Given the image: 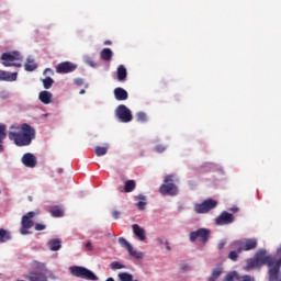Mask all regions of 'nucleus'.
<instances>
[{"instance_id": "nucleus-1", "label": "nucleus", "mask_w": 281, "mask_h": 281, "mask_svg": "<svg viewBox=\"0 0 281 281\" xmlns=\"http://www.w3.org/2000/svg\"><path fill=\"white\" fill-rule=\"evenodd\" d=\"M21 132H10L9 139L14 142L16 146H30L32 144V139L36 137V130L30 126V124L24 123L21 125Z\"/></svg>"}, {"instance_id": "nucleus-2", "label": "nucleus", "mask_w": 281, "mask_h": 281, "mask_svg": "<svg viewBox=\"0 0 281 281\" xmlns=\"http://www.w3.org/2000/svg\"><path fill=\"white\" fill-rule=\"evenodd\" d=\"M263 265H267L270 271L272 265V255H267L266 248H260L257 250L256 255L251 257V259H248L246 269L248 271H250V269H260V267H263Z\"/></svg>"}, {"instance_id": "nucleus-3", "label": "nucleus", "mask_w": 281, "mask_h": 281, "mask_svg": "<svg viewBox=\"0 0 281 281\" xmlns=\"http://www.w3.org/2000/svg\"><path fill=\"white\" fill-rule=\"evenodd\" d=\"M35 216H36V212L34 211H31L22 216L21 229H20V234H22V236H26V234H30V229H32V227H34L35 232H43L47 229V225L45 224H41V223L34 224V221L32 218H34Z\"/></svg>"}, {"instance_id": "nucleus-4", "label": "nucleus", "mask_w": 281, "mask_h": 281, "mask_svg": "<svg viewBox=\"0 0 281 281\" xmlns=\"http://www.w3.org/2000/svg\"><path fill=\"white\" fill-rule=\"evenodd\" d=\"M71 276L75 278H81L82 280L98 281V276L93 271L82 266H71L69 268Z\"/></svg>"}, {"instance_id": "nucleus-5", "label": "nucleus", "mask_w": 281, "mask_h": 281, "mask_svg": "<svg viewBox=\"0 0 281 281\" xmlns=\"http://www.w3.org/2000/svg\"><path fill=\"white\" fill-rule=\"evenodd\" d=\"M33 267L34 269H38V270H34L32 272H30L26 277V280L29 281H47V274L45 273V271H47V268H45V263L43 262H38V261H33Z\"/></svg>"}, {"instance_id": "nucleus-6", "label": "nucleus", "mask_w": 281, "mask_h": 281, "mask_svg": "<svg viewBox=\"0 0 281 281\" xmlns=\"http://www.w3.org/2000/svg\"><path fill=\"white\" fill-rule=\"evenodd\" d=\"M1 60L3 67H21V60H23V56H21V53L19 52L3 53L1 55Z\"/></svg>"}, {"instance_id": "nucleus-7", "label": "nucleus", "mask_w": 281, "mask_h": 281, "mask_svg": "<svg viewBox=\"0 0 281 281\" xmlns=\"http://www.w3.org/2000/svg\"><path fill=\"white\" fill-rule=\"evenodd\" d=\"M159 191L162 195H177L179 193V189L173 182V176H166L164 183L159 187Z\"/></svg>"}, {"instance_id": "nucleus-8", "label": "nucleus", "mask_w": 281, "mask_h": 281, "mask_svg": "<svg viewBox=\"0 0 281 281\" xmlns=\"http://www.w3.org/2000/svg\"><path fill=\"white\" fill-rule=\"evenodd\" d=\"M115 115L122 123H130L133 121V112L124 103H121L116 106Z\"/></svg>"}, {"instance_id": "nucleus-9", "label": "nucleus", "mask_w": 281, "mask_h": 281, "mask_svg": "<svg viewBox=\"0 0 281 281\" xmlns=\"http://www.w3.org/2000/svg\"><path fill=\"white\" fill-rule=\"evenodd\" d=\"M212 235V231L210 228H198L196 231H191L189 235L190 241H196L200 239L202 244H206Z\"/></svg>"}, {"instance_id": "nucleus-10", "label": "nucleus", "mask_w": 281, "mask_h": 281, "mask_svg": "<svg viewBox=\"0 0 281 281\" xmlns=\"http://www.w3.org/2000/svg\"><path fill=\"white\" fill-rule=\"evenodd\" d=\"M269 281H281V257L276 259L272 257L270 269L268 270Z\"/></svg>"}, {"instance_id": "nucleus-11", "label": "nucleus", "mask_w": 281, "mask_h": 281, "mask_svg": "<svg viewBox=\"0 0 281 281\" xmlns=\"http://www.w3.org/2000/svg\"><path fill=\"white\" fill-rule=\"evenodd\" d=\"M217 204H218L217 200H214L213 198H207V200H204L203 202L194 204V211L196 213H207L212 209H215Z\"/></svg>"}, {"instance_id": "nucleus-12", "label": "nucleus", "mask_w": 281, "mask_h": 281, "mask_svg": "<svg viewBox=\"0 0 281 281\" xmlns=\"http://www.w3.org/2000/svg\"><path fill=\"white\" fill-rule=\"evenodd\" d=\"M119 243L121 244V246H125L130 256H133V258H136V260H142L143 252H138V250H135V248H133V245L130 244L128 239H126L125 237H119Z\"/></svg>"}, {"instance_id": "nucleus-13", "label": "nucleus", "mask_w": 281, "mask_h": 281, "mask_svg": "<svg viewBox=\"0 0 281 281\" xmlns=\"http://www.w3.org/2000/svg\"><path fill=\"white\" fill-rule=\"evenodd\" d=\"M258 241L256 237H249L247 239H240V243H238V249L241 250H252L254 248H257Z\"/></svg>"}, {"instance_id": "nucleus-14", "label": "nucleus", "mask_w": 281, "mask_h": 281, "mask_svg": "<svg viewBox=\"0 0 281 281\" xmlns=\"http://www.w3.org/2000/svg\"><path fill=\"white\" fill-rule=\"evenodd\" d=\"M255 281V277H251V274H243V277H239L238 272L236 270H232V272H227L225 276V281Z\"/></svg>"}, {"instance_id": "nucleus-15", "label": "nucleus", "mask_w": 281, "mask_h": 281, "mask_svg": "<svg viewBox=\"0 0 281 281\" xmlns=\"http://www.w3.org/2000/svg\"><path fill=\"white\" fill-rule=\"evenodd\" d=\"M234 220H235L234 213H229V211H222V213H220V215L216 217L215 222L218 225H224V224H232Z\"/></svg>"}, {"instance_id": "nucleus-16", "label": "nucleus", "mask_w": 281, "mask_h": 281, "mask_svg": "<svg viewBox=\"0 0 281 281\" xmlns=\"http://www.w3.org/2000/svg\"><path fill=\"white\" fill-rule=\"evenodd\" d=\"M76 65L71 61H63L56 66L57 74H71V71H76Z\"/></svg>"}, {"instance_id": "nucleus-17", "label": "nucleus", "mask_w": 281, "mask_h": 281, "mask_svg": "<svg viewBox=\"0 0 281 281\" xmlns=\"http://www.w3.org/2000/svg\"><path fill=\"white\" fill-rule=\"evenodd\" d=\"M241 239H237L236 241H233L231 244L233 250H231V252H228V259L233 260V262H237L238 258H239V254H241V250L239 249L238 243H240Z\"/></svg>"}, {"instance_id": "nucleus-18", "label": "nucleus", "mask_w": 281, "mask_h": 281, "mask_svg": "<svg viewBox=\"0 0 281 281\" xmlns=\"http://www.w3.org/2000/svg\"><path fill=\"white\" fill-rule=\"evenodd\" d=\"M22 164L26 166V168H36V156L34 154L26 153L22 157Z\"/></svg>"}, {"instance_id": "nucleus-19", "label": "nucleus", "mask_w": 281, "mask_h": 281, "mask_svg": "<svg viewBox=\"0 0 281 281\" xmlns=\"http://www.w3.org/2000/svg\"><path fill=\"white\" fill-rule=\"evenodd\" d=\"M19 78V72H8L5 70H0V80L4 82H15Z\"/></svg>"}, {"instance_id": "nucleus-20", "label": "nucleus", "mask_w": 281, "mask_h": 281, "mask_svg": "<svg viewBox=\"0 0 281 281\" xmlns=\"http://www.w3.org/2000/svg\"><path fill=\"white\" fill-rule=\"evenodd\" d=\"M54 98V94L47 90H43L38 94V100L42 104H52V100Z\"/></svg>"}, {"instance_id": "nucleus-21", "label": "nucleus", "mask_w": 281, "mask_h": 281, "mask_svg": "<svg viewBox=\"0 0 281 281\" xmlns=\"http://www.w3.org/2000/svg\"><path fill=\"white\" fill-rule=\"evenodd\" d=\"M132 228H133L134 235H136L138 239H140L142 241L146 239V231L145 228L139 226V224H133Z\"/></svg>"}, {"instance_id": "nucleus-22", "label": "nucleus", "mask_w": 281, "mask_h": 281, "mask_svg": "<svg viewBox=\"0 0 281 281\" xmlns=\"http://www.w3.org/2000/svg\"><path fill=\"white\" fill-rule=\"evenodd\" d=\"M114 97L117 101H126L128 99V92L124 88H115Z\"/></svg>"}, {"instance_id": "nucleus-23", "label": "nucleus", "mask_w": 281, "mask_h": 281, "mask_svg": "<svg viewBox=\"0 0 281 281\" xmlns=\"http://www.w3.org/2000/svg\"><path fill=\"white\" fill-rule=\"evenodd\" d=\"M47 246H48V249L50 251H58L63 247V241L60 239H56V238L55 239H50L47 243Z\"/></svg>"}, {"instance_id": "nucleus-24", "label": "nucleus", "mask_w": 281, "mask_h": 281, "mask_svg": "<svg viewBox=\"0 0 281 281\" xmlns=\"http://www.w3.org/2000/svg\"><path fill=\"white\" fill-rule=\"evenodd\" d=\"M128 72L126 70V67L123 64H121V66H119V68L116 69V76L119 81H125Z\"/></svg>"}, {"instance_id": "nucleus-25", "label": "nucleus", "mask_w": 281, "mask_h": 281, "mask_svg": "<svg viewBox=\"0 0 281 281\" xmlns=\"http://www.w3.org/2000/svg\"><path fill=\"white\" fill-rule=\"evenodd\" d=\"M222 273H223V266H216L215 268H213L212 274H211V277H209V281L218 280V278H221Z\"/></svg>"}, {"instance_id": "nucleus-26", "label": "nucleus", "mask_w": 281, "mask_h": 281, "mask_svg": "<svg viewBox=\"0 0 281 281\" xmlns=\"http://www.w3.org/2000/svg\"><path fill=\"white\" fill-rule=\"evenodd\" d=\"M136 200H138L137 202V206L140 211H144V209H146V204H147V198L146 195H144V193H139L138 195L135 196Z\"/></svg>"}, {"instance_id": "nucleus-27", "label": "nucleus", "mask_w": 281, "mask_h": 281, "mask_svg": "<svg viewBox=\"0 0 281 281\" xmlns=\"http://www.w3.org/2000/svg\"><path fill=\"white\" fill-rule=\"evenodd\" d=\"M7 127L4 124H0V153H3V139L8 137V134L5 133Z\"/></svg>"}, {"instance_id": "nucleus-28", "label": "nucleus", "mask_w": 281, "mask_h": 281, "mask_svg": "<svg viewBox=\"0 0 281 281\" xmlns=\"http://www.w3.org/2000/svg\"><path fill=\"white\" fill-rule=\"evenodd\" d=\"M11 238L12 236L10 235V232L0 228V243H8Z\"/></svg>"}, {"instance_id": "nucleus-29", "label": "nucleus", "mask_w": 281, "mask_h": 281, "mask_svg": "<svg viewBox=\"0 0 281 281\" xmlns=\"http://www.w3.org/2000/svg\"><path fill=\"white\" fill-rule=\"evenodd\" d=\"M136 187V180H126L124 186V191L126 193H131V191H134Z\"/></svg>"}, {"instance_id": "nucleus-30", "label": "nucleus", "mask_w": 281, "mask_h": 281, "mask_svg": "<svg viewBox=\"0 0 281 281\" xmlns=\"http://www.w3.org/2000/svg\"><path fill=\"white\" fill-rule=\"evenodd\" d=\"M119 281H133L131 272H119Z\"/></svg>"}, {"instance_id": "nucleus-31", "label": "nucleus", "mask_w": 281, "mask_h": 281, "mask_svg": "<svg viewBox=\"0 0 281 281\" xmlns=\"http://www.w3.org/2000/svg\"><path fill=\"white\" fill-rule=\"evenodd\" d=\"M44 89H52L54 87V79L52 77H46L42 80Z\"/></svg>"}, {"instance_id": "nucleus-32", "label": "nucleus", "mask_w": 281, "mask_h": 281, "mask_svg": "<svg viewBox=\"0 0 281 281\" xmlns=\"http://www.w3.org/2000/svg\"><path fill=\"white\" fill-rule=\"evenodd\" d=\"M25 70L26 71H34L36 69V64L34 63V59L27 58V61L25 64Z\"/></svg>"}, {"instance_id": "nucleus-33", "label": "nucleus", "mask_w": 281, "mask_h": 281, "mask_svg": "<svg viewBox=\"0 0 281 281\" xmlns=\"http://www.w3.org/2000/svg\"><path fill=\"white\" fill-rule=\"evenodd\" d=\"M110 269H112V271H119V269H125L124 263H121V261H112V263H110Z\"/></svg>"}, {"instance_id": "nucleus-34", "label": "nucleus", "mask_w": 281, "mask_h": 281, "mask_svg": "<svg viewBox=\"0 0 281 281\" xmlns=\"http://www.w3.org/2000/svg\"><path fill=\"white\" fill-rule=\"evenodd\" d=\"M94 155H97V157H104V155H106V147L97 146L94 148Z\"/></svg>"}, {"instance_id": "nucleus-35", "label": "nucleus", "mask_w": 281, "mask_h": 281, "mask_svg": "<svg viewBox=\"0 0 281 281\" xmlns=\"http://www.w3.org/2000/svg\"><path fill=\"white\" fill-rule=\"evenodd\" d=\"M50 214H52V216H55L58 218V217L63 216V211L60 210V207H53L50 210Z\"/></svg>"}, {"instance_id": "nucleus-36", "label": "nucleus", "mask_w": 281, "mask_h": 281, "mask_svg": "<svg viewBox=\"0 0 281 281\" xmlns=\"http://www.w3.org/2000/svg\"><path fill=\"white\" fill-rule=\"evenodd\" d=\"M136 119H137V121H147L146 112H137Z\"/></svg>"}, {"instance_id": "nucleus-37", "label": "nucleus", "mask_w": 281, "mask_h": 281, "mask_svg": "<svg viewBox=\"0 0 281 281\" xmlns=\"http://www.w3.org/2000/svg\"><path fill=\"white\" fill-rule=\"evenodd\" d=\"M155 149L158 153H162L165 149H167V147L165 145H156Z\"/></svg>"}, {"instance_id": "nucleus-38", "label": "nucleus", "mask_w": 281, "mask_h": 281, "mask_svg": "<svg viewBox=\"0 0 281 281\" xmlns=\"http://www.w3.org/2000/svg\"><path fill=\"white\" fill-rule=\"evenodd\" d=\"M43 74L44 76H54V70L52 68H46Z\"/></svg>"}, {"instance_id": "nucleus-39", "label": "nucleus", "mask_w": 281, "mask_h": 281, "mask_svg": "<svg viewBox=\"0 0 281 281\" xmlns=\"http://www.w3.org/2000/svg\"><path fill=\"white\" fill-rule=\"evenodd\" d=\"M75 85H77V87H82V85H85V80L81 78L75 79Z\"/></svg>"}, {"instance_id": "nucleus-40", "label": "nucleus", "mask_w": 281, "mask_h": 281, "mask_svg": "<svg viewBox=\"0 0 281 281\" xmlns=\"http://www.w3.org/2000/svg\"><path fill=\"white\" fill-rule=\"evenodd\" d=\"M86 63L90 65V67H95V63H93V59H91L90 57L86 58Z\"/></svg>"}, {"instance_id": "nucleus-41", "label": "nucleus", "mask_w": 281, "mask_h": 281, "mask_svg": "<svg viewBox=\"0 0 281 281\" xmlns=\"http://www.w3.org/2000/svg\"><path fill=\"white\" fill-rule=\"evenodd\" d=\"M120 215H121L120 211H116V210L112 211V216L114 217V220H117Z\"/></svg>"}, {"instance_id": "nucleus-42", "label": "nucleus", "mask_w": 281, "mask_h": 281, "mask_svg": "<svg viewBox=\"0 0 281 281\" xmlns=\"http://www.w3.org/2000/svg\"><path fill=\"white\" fill-rule=\"evenodd\" d=\"M101 58L102 60H106V48H103L101 52Z\"/></svg>"}, {"instance_id": "nucleus-43", "label": "nucleus", "mask_w": 281, "mask_h": 281, "mask_svg": "<svg viewBox=\"0 0 281 281\" xmlns=\"http://www.w3.org/2000/svg\"><path fill=\"white\" fill-rule=\"evenodd\" d=\"M112 57H113V50L111 48H108V61H110Z\"/></svg>"}, {"instance_id": "nucleus-44", "label": "nucleus", "mask_w": 281, "mask_h": 281, "mask_svg": "<svg viewBox=\"0 0 281 281\" xmlns=\"http://www.w3.org/2000/svg\"><path fill=\"white\" fill-rule=\"evenodd\" d=\"M86 249H87L88 251H91V249H93V245L91 244V241H88V243L86 244Z\"/></svg>"}, {"instance_id": "nucleus-45", "label": "nucleus", "mask_w": 281, "mask_h": 281, "mask_svg": "<svg viewBox=\"0 0 281 281\" xmlns=\"http://www.w3.org/2000/svg\"><path fill=\"white\" fill-rule=\"evenodd\" d=\"M225 244H226L225 240L220 241V243H218V248H220V249L225 248Z\"/></svg>"}, {"instance_id": "nucleus-46", "label": "nucleus", "mask_w": 281, "mask_h": 281, "mask_svg": "<svg viewBox=\"0 0 281 281\" xmlns=\"http://www.w3.org/2000/svg\"><path fill=\"white\" fill-rule=\"evenodd\" d=\"M112 237V240L113 241H115V239H116V235H115V233H108V237Z\"/></svg>"}, {"instance_id": "nucleus-47", "label": "nucleus", "mask_w": 281, "mask_h": 281, "mask_svg": "<svg viewBox=\"0 0 281 281\" xmlns=\"http://www.w3.org/2000/svg\"><path fill=\"white\" fill-rule=\"evenodd\" d=\"M238 206L234 205V206H231V211H233V213H237L238 211Z\"/></svg>"}, {"instance_id": "nucleus-48", "label": "nucleus", "mask_w": 281, "mask_h": 281, "mask_svg": "<svg viewBox=\"0 0 281 281\" xmlns=\"http://www.w3.org/2000/svg\"><path fill=\"white\" fill-rule=\"evenodd\" d=\"M165 245H166L167 250H171V246H170L168 239H166Z\"/></svg>"}, {"instance_id": "nucleus-49", "label": "nucleus", "mask_w": 281, "mask_h": 281, "mask_svg": "<svg viewBox=\"0 0 281 281\" xmlns=\"http://www.w3.org/2000/svg\"><path fill=\"white\" fill-rule=\"evenodd\" d=\"M157 241H159V244H165V239H162V237H157Z\"/></svg>"}, {"instance_id": "nucleus-50", "label": "nucleus", "mask_w": 281, "mask_h": 281, "mask_svg": "<svg viewBox=\"0 0 281 281\" xmlns=\"http://www.w3.org/2000/svg\"><path fill=\"white\" fill-rule=\"evenodd\" d=\"M277 256H281V246L277 250Z\"/></svg>"}, {"instance_id": "nucleus-51", "label": "nucleus", "mask_w": 281, "mask_h": 281, "mask_svg": "<svg viewBox=\"0 0 281 281\" xmlns=\"http://www.w3.org/2000/svg\"><path fill=\"white\" fill-rule=\"evenodd\" d=\"M79 93H80V95H85V93H86L85 89L80 90Z\"/></svg>"}, {"instance_id": "nucleus-52", "label": "nucleus", "mask_w": 281, "mask_h": 281, "mask_svg": "<svg viewBox=\"0 0 281 281\" xmlns=\"http://www.w3.org/2000/svg\"><path fill=\"white\" fill-rule=\"evenodd\" d=\"M108 281H115V279H113V277H108Z\"/></svg>"}, {"instance_id": "nucleus-53", "label": "nucleus", "mask_w": 281, "mask_h": 281, "mask_svg": "<svg viewBox=\"0 0 281 281\" xmlns=\"http://www.w3.org/2000/svg\"><path fill=\"white\" fill-rule=\"evenodd\" d=\"M58 175H63V169H57Z\"/></svg>"}, {"instance_id": "nucleus-54", "label": "nucleus", "mask_w": 281, "mask_h": 281, "mask_svg": "<svg viewBox=\"0 0 281 281\" xmlns=\"http://www.w3.org/2000/svg\"><path fill=\"white\" fill-rule=\"evenodd\" d=\"M132 281H138V279H134V277H132Z\"/></svg>"}, {"instance_id": "nucleus-55", "label": "nucleus", "mask_w": 281, "mask_h": 281, "mask_svg": "<svg viewBox=\"0 0 281 281\" xmlns=\"http://www.w3.org/2000/svg\"><path fill=\"white\" fill-rule=\"evenodd\" d=\"M29 201H32V196H29Z\"/></svg>"}, {"instance_id": "nucleus-56", "label": "nucleus", "mask_w": 281, "mask_h": 281, "mask_svg": "<svg viewBox=\"0 0 281 281\" xmlns=\"http://www.w3.org/2000/svg\"><path fill=\"white\" fill-rule=\"evenodd\" d=\"M109 44H112V42H109V40H108V45H109Z\"/></svg>"}, {"instance_id": "nucleus-57", "label": "nucleus", "mask_w": 281, "mask_h": 281, "mask_svg": "<svg viewBox=\"0 0 281 281\" xmlns=\"http://www.w3.org/2000/svg\"><path fill=\"white\" fill-rule=\"evenodd\" d=\"M52 177H55L54 172H53Z\"/></svg>"}]
</instances>
